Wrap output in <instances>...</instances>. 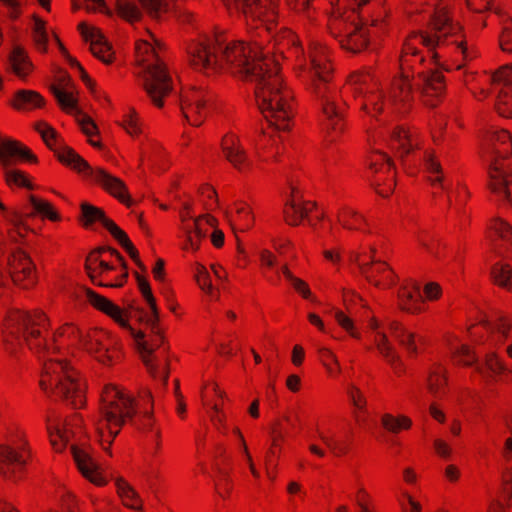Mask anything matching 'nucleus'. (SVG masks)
Wrapping results in <instances>:
<instances>
[{"instance_id": "f257e3e1", "label": "nucleus", "mask_w": 512, "mask_h": 512, "mask_svg": "<svg viewBox=\"0 0 512 512\" xmlns=\"http://www.w3.org/2000/svg\"><path fill=\"white\" fill-rule=\"evenodd\" d=\"M277 52L270 47L264 48L256 38L249 43L243 41L229 42L220 36L202 37L193 41L187 48L189 60L194 69L207 74L219 70L228 71L236 76L255 84V97L258 107L271 127L278 131H286L290 127L292 117L291 93L282 86L278 75L277 54L282 55L284 46H291L295 52L294 35L283 31L273 36Z\"/></svg>"}, {"instance_id": "f03ea898", "label": "nucleus", "mask_w": 512, "mask_h": 512, "mask_svg": "<svg viewBox=\"0 0 512 512\" xmlns=\"http://www.w3.org/2000/svg\"><path fill=\"white\" fill-rule=\"evenodd\" d=\"M331 71L325 49L320 45L313 47L309 55V66L304 70L309 90L320 111L322 126L337 132L344 126L345 104L339 97L338 87L331 82Z\"/></svg>"}, {"instance_id": "7ed1b4c3", "label": "nucleus", "mask_w": 512, "mask_h": 512, "mask_svg": "<svg viewBox=\"0 0 512 512\" xmlns=\"http://www.w3.org/2000/svg\"><path fill=\"white\" fill-rule=\"evenodd\" d=\"M137 402L134 397L124 394L117 387L107 385L101 397L100 418L96 423L97 431L102 441L108 446L118 435L120 428L124 425L125 419L130 420L132 425L143 431H151L159 437L160 431L153 430V417L151 411H145L136 419Z\"/></svg>"}, {"instance_id": "20e7f679", "label": "nucleus", "mask_w": 512, "mask_h": 512, "mask_svg": "<svg viewBox=\"0 0 512 512\" xmlns=\"http://www.w3.org/2000/svg\"><path fill=\"white\" fill-rule=\"evenodd\" d=\"M35 130L41 135L45 144L54 151L60 162L99 184L126 206L130 207L133 204L127 187L121 179L101 168L91 167L78 153L60 141L58 134L50 125L45 122H38L35 125Z\"/></svg>"}, {"instance_id": "39448f33", "label": "nucleus", "mask_w": 512, "mask_h": 512, "mask_svg": "<svg viewBox=\"0 0 512 512\" xmlns=\"http://www.w3.org/2000/svg\"><path fill=\"white\" fill-rule=\"evenodd\" d=\"M85 296L87 301L98 310L112 317L119 325L127 328L132 337L135 340L137 350L141 356V359L147 368L149 374L154 379H160L163 386L167 385L168 381V370L165 367L163 370L160 369L159 363L154 356V351L159 348L163 342L160 329L158 328V319L155 322H151V313H145L143 320L151 328L153 336L150 340H145V335L141 331L134 330L123 317V311L109 299L95 293L91 289L85 290Z\"/></svg>"}, {"instance_id": "423d86ee", "label": "nucleus", "mask_w": 512, "mask_h": 512, "mask_svg": "<svg viewBox=\"0 0 512 512\" xmlns=\"http://www.w3.org/2000/svg\"><path fill=\"white\" fill-rule=\"evenodd\" d=\"M512 153V138L507 130L493 129L483 144V158L488 162L491 191L512 207V167L504 166L500 159Z\"/></svg>"}, {"instance_id": "0eeeda50", "label": "nucleus", "mask_w": 512, "mask_h": 512, "mask_svg": "<svg viewBox=\"0 0 512 512\" xmlns=\"http://www.w3.org/2000/svg\"><path fill=\"white\" fill-rule=\"evenodd\" d=\"M414 39L433 51V57H438L436 49L454 48L459 50L464 59H472L474 54L468 49L461 33V27L449 15L448 5L441 0L433 4L430 20V32L419 33Z\"/></svg>"}, {"instance_id": "6e6552de", "label": "nucleus", "mask_w": 512, "mask_h": 512, "mask_svg": "<svg viewBox=\"0 0 512 512\" xmlns=\"http://www.w3.org/2000/svg\"><path fill=\"white\" fill-rule=\"evenodd\" d=\"M40 386L46 393L51 391L75 409L85 404V384L78 372L66 362H44Z\"/></svg>"}, {"instance_id": "1a4fd4ad", "label": "nucleus", "mask_w": 512, "mask_h": 512, "mask_svg": "<svg viewBox=\"0 0 512 512\" xmlns=\"http://www.w3.org/2000/svg\"><path fill=\"white\" fill-rule=\"evenodd\" d=\"M136 51L140 63L137 75L141 86L151 102L162 107L163 99L173 91L172 79L151 43L146 40L139 42Z\"/></svg>"}, {"instance_id": "9d476101", "label": "nucleus", "mask_w": 512, "mask_h": 512, "mask_svg": "<svg viewBox=\"0 0 512 512\" xmlns=\"http://www.w3.org/2000/svg\"><path fill=\"white\" fill-rule=\"evenodd\" d=\"M370 0H347L349 12L333 20L330 24L331 34L338 40L342 49L356 54L364 50L369 43V28L357 9Z\"/></svg>"}, {"instance_id": "9b49d317", "label": "nucleus", "mask_w": 512, "mask_h": 512, "mask_svg": "<svg viewBox=\"0 0 512 512\" xmlns=\"http://www.w3.org/2000/svg\"><path fill=\"white\" fill-rule=\"evenodd\" d=\"M47 326V319L41 312L28 313L15 311L7 319L6 336L7 345L14 341L20 343L25 341L30 349L38 351H49L50 347L45 338L41 336L40 328Z\"/></svg>"}, {"instance_id": "f8f14e48", "label": "nucleus", "mask_w": 512, "mask_h": 512, "mask_svg": "<svg viewBox=\"0 0 512 512\" xmlns=\"http://www.w3.org/2000/svg\"><path fill=\"white\" fill-rule=\"evenodd\" d=\"M445 90L444 76L438 70L427 69L414 73L412 77L403 72L394 84L390 100L406 103L413 98V92L423 97H439Z\"/></svg>"}, {"instance_id": "ddd939ff", "label": "nucleus", "mask_w": 512, "mask_h": 512, "mask_svg": "<svg viewBox=\"0 0 512 512\" xmlns=\"http://www.w3.org/2000/svg\"><path fill=\"white\" fill-rule=\"evenodd\" d=\"M231 13H237L246 20L259 22L264 31L272 33L278 18V0H222Z\"/></svg>"}, {"instance_id": "4468645a", "label": "nucleus", "mask_w": 512, "mask_h": 512, "mask_svg": "<svg viewBox=\"0 0 512 512\" xmlns=\"http://www.w3.org/2000/svg\"><path fill=\"white\" fill-rule=\"evenodd\" d=\"M58 338H65L71 344H79L83 349L94 355L98 361L104 364L108 363L111 359L110 355L107 354L109 346L104 343L106 335L101 331H93L84 335L72 324H65L54 334V343L58 341Z\"/></svg>"}, {"instance_id": "2eb2a0df", "label": "nucleus", "mask_w": 512, "mask_h": 512, "mask_svg": "<svg viewBox=\"0 0 512 512\" xmlns=\"http://www.w3.org/2000/svg\"><path fill=\"white\" fill-rule=\"evenodd\" d=\"M148 15L155 19H160L163 14L171 10L174 3L175 12L182 16V11L176 4L177 0H138ZM116 9L123 19L129 22L138 21L141 18V10L136 4V0H116ZM183 16L189 17V13L183 11Z\"/></svg>"}, {"instance_id": "dca6fc26", "label": "nucleus", "mask_w": 512, "mask_h": 512, "mask_svg": "<svg viewBox=\"0 0 512 512\" xmlns=\"http://www.w3.org/2000/svg\"><path fill=\"white\" fill-rule=\"evenodd\" d=\"M29 206L31 211L26 212L25 214H20L18 212H6L5 206L0 202V209L5 213V217L7 221L12 225V229L10 230V236L12 239L17 241V237L24 239L26 233L31 231L34 233L32 229L24 222V217H32L36 214H40L42 216L48 217L51 220H57L58 215L53 211V208L50 203L47 201L36 198L33 195L29 196Z\"/></svg>"}, {"instance_id": "f3484780", "label": "nucleus", "mask_w": 512, "mask_h": 512, "mask_svg": "<svg viewBox=\"0 0 512 512\" xmlns=\"http://www.w3.org/2000/svg\"><path fill=\"white\" fill-rule=\"evenodd\" d=\"M210 98L202 89L193 88L181 97V110L186 121L200 126L206 116Z\"/></svg>"}, {"instance_id": "a211bd4d", "label": "nucleus", "mask_w": 512, "mask_h": 512, "mask_svg": "<svg viewBox=\"0 0 512 512\" xmlns=\"http://www.w3.org/2000/svg\"><path fill=\"white\" fill-rule=\"evenodd\" d=\"M11 279L22 288H29L36 283L35 265L24 250H17L9 260Z\"/></svg>"}, {"instance_id": "6ab92c4d", "label": "nucleus", "mask_w": 512, "mask_h": 512, "mask_svg": "<svg viewBox=\"0 0 512 512\" xmlns=\"http://www.w3.org/2000/svg\"><path fill=\"white\" fill-rule=\"evenodd\" d=\"M78 28L84 40L90 42V49L93 55L105 64L111 63V46L102 32L96 27H89L86 23H80Z\"/></svg>"}, {"instance_id": "aec40b11", "label": "nucleus", "mask_w": 512, "mask_h": 512, "mask_svg": "<svg viewBox=\"0 0 512 512\" xmlns=\"http://www.w3.org/2000/svg\"><path fill=\"white\" fill-rule=\"evenodd\" d=\"M494 84L502 85L497 109L500 115L512 117V67H505L492 77Z\"/></svg>"}, {"instance_id": "412c9836", "label": "nucleus", "mask_w": 512, "mask_h": 512, "mask_svg": "<svg viewBox=\"0 0 512 512\" xmlns=\"http://www.w3.org/2000/svg\"><path fill=\"white\" fill-rule=\"evenodd\" d=\"M350 261L358 265L360 273L374 286L382 287L381 281L377 280V276L386 271L388 272L386 277L387 283L389 285L394 283L393 271L386 265V263L382 262L381 260L373 257L371 261L367 263H361L359 254L352 252L350 254Z\"/></svg>"}, {"instance_id": "4be33fe9", "label": "nucleus", "mask_w": 512, "mask_h": 512, "mask_svg": "<svg viewBox=\"0 0 512 512\" xmlns=\"http://www.w3.org/2000/svg\"><path fill=\"white\" fill-rule=\"evenodd\" d=\"M22 453L9 445L0 444V472L6 478H14L25 466Z\"/></svg>"}, {"instance_id": "5701e85b", "label": "nucleus", "mask_w": 512, "mask_h": 512, "mask_svg": "<svg viewBox=\"0 0 512 512\" xmlns=\"http://www.w3.org/2000/svg\"><path fill=\"white\" fill-rule=\"evenodd\" d=\"M222 151L225 158L238 171L244 172L250 168L251 162L248 159L246 151L235 137H224L222 140Z\"/></svg>"}, {"instance_id": "b1692460", "label": "nucleus", "mask_w": 512, "mask_h": 512, "mask_svg": "<svg viewBox=\"0 0 512 512\" xmlns=\"http://www.w3.org/2000/svg\"><path fill=\"white\" fill-rule=\"evenodd\" d=\"M72 454L79 471L91 482L102 485L103 479L98 472V465L86 448L72 446Z\"/></svg>"}, {"instance_id": "393cba45", "label": "nucleus", "mask_w": 512, "mask_h": 512, "mask_svg": "<svg viewBox=\"0 0 512 512\" xmlns=\"http://www.w3.org/2000/svg\"><path fill=\"white\" fill-rule=\"evenodd\" d=\"M13 157L31 162L36 161V156L19 142L2 140L0 142V165L7 168Z\"/></svg>"}, {"instance_id": "a878e982", "label": "nucleus", "mask_w": 512, "mask_h": 512, "mask_svg": "<svg viewBox=\"0 0 512 512\" xmlns=\"http://www.w3.org/2000/svg\"><path fill=\"white\" fill-rule=\"evenodd\" d=\"M62 87L51 85L50 91L56 98L62 109L72 111L76 109L77 100L75 98L74 85L68 75L61 80Z\"/></svg>"}, {"instance_id": "bb28decb", "label": "nucleus", "mask_w": 512, "mask_h": 512, "mask_svg": "<svg viewBox=\"0 0 512 512\" xmlns=\"http://www.w3.org/2000/svg\"><path fill=\"white\" fill-rule=\"evenodd\" d=\"M8 68L19 78L25 79L33 69L27 52L23 47L15 45L8 56Z\"/></svg>"}, {"instance_id": "cd10ccee", "label": "nucleus", "mask_w": 512, "mask_h": 512, "mask_svg": "<svg viewBox=\"0 0 512 512\" xmlns=\"http://www.w3.org/2000/svg\"><path fill=\"white\" fill-rule=\"evenodd\" d=\"M389 330L393 338L404 347L410 354H416L418 349L416 345L417 335L408 331L401 323L397 321H391L388 324ZM419 341H422V337H418Z\"/></svg>"}, {"instance_id": "c85d7f7f", "label": "nucleus", "mask_w": 512, "mask_h": 512, "mask_svg": "<svg viewBox=\"0 0 512 512\" xmlns=\"http://www.w3.org/2000/svg\"><path fill=\"white\" fill-rule=\"evenodd\" d=\"M401 299V307L403 310L411 313L420 310L418 303L423 301L420 285L415 281H410L409 284L403 287V291L399 294Z\"/></svg>"}, {"instance_id": "c756f323", "label": "nucleus", "mask_w": 512, "mask_h": 512, "mask_svg": "<svg viewBox=\"0 0 512 512\" xmlns=\"http://www.w3.org/2000/svg\"><path fill=\"white\" fill-rule=\"evenodd\" d=\"M44 103L43 97L32 90H19L15 93L12 105L19 110H32Z\"/></svg>"}, {"instance_id": "7c9ffc66", "label": "nucleus", "mask_w": 512, "mask_h": 512, "mask_svg": "<svg viewBox=\"0 0 512 512\" xmlns=\"http://www.w3.org/2000/svg\"><path fill=\"white\" fill-rule=\"evenodd\" d=\"M378 338L376 339V347L382 356L391 364L394 369L399 372L402 367L400 356L395 351L394 347L389 342L385 333L378 332Z\"/></svg>"}, {"instance_id": "2f4dec72", "label": "nucleus", "mask_w": 512, "mask_h": 512, "mask_svg": "<svg viewBox=\"0 0 512 512\" xmlns=\"http://www.w3.org/2000/svg\"><path fill=\"white\" fill-rule=\"evenodd\" d=\"M481 324L491 332H498L505 338L508 337V331L511 324L508 318L501 313H494L491 318H485L481 321Z\"/></svg>"}, {"instance_id": "473e14b6", "label": "nucleus", "mask_w": 512, "mask_h": 512, "mask_svg": "<svg viewBox=\"0 0 512 512\" xmlns=\"http://www.w3.org/2000/svg\"><path fill=\"white\" fill-rule=\"evenodd\" d=\"M81 218L85 226H89L94 222H100L105 227V221L111 220L105 216L102 209L86 202L81 204Z\"/></svg>"}, {"instance_id": "72a5a7b5", "label": "nucleus", "mask_w": 512, "mask_h": 512, "mask_svg": "<svg viewBox=\"0 0 512 512\" xmlns=\"http://www.w3.org/2000/svg\"><path fill=\"white\" fill-rule=\"evenodd\" d=\"M309 209L297 203L296 200L288 201L285 205L284 215L288 224L298 225L300 220L308 216Z\"/></svg>"}, {"instance_id": "f704fd0d", "label": "nucleus", "mask_w": 512, "mask_h": 512, "mask_svg": "<svg viewBox=\"0 0 512 512\" xmlns=\"http://www.w3.org/2000/svg\"><path fill=\"white\" fill-rule=\"evenodd\" d=\"M117 491L122 498L124 504L135 510H140L141 505H136L133 502L140 503L138 493L124 480L118 479L116 482Z\"/></svg>"}, {"instance_id": "c9c22d12", "label": "nucleus", "mask_w": 512, "mask_h": 512, "mask_svg": "<svg viewBox=\"0 0 512 512\" xmlns=\"http://www.w3.org/2000/svg\"><path fill=\"white\" fill-rule=\"evenodd\" d=\"M491 275L498 285L507 290H512V267L508 264H495L492 267Z\"/></svg>"}, {"instance_id": "e433bc0d", "label": "nucleus", "mask_w": 512, "mask_h": 512, "mask_svg": "<svg viewBox=\"0 0 512 512\" xmlns=\"http://www.w3.org/2000/svg\"><path fill=\"white\" fill-rule=\"evenodd\" d=\"M33 20V40L40 51L46 52L48 44V32L46 29V23L36 15L33 16Z\"/></svg>"}, {"instance_id": "4c0bfd02", "label": "nucleus", "mask_w": 512, "mask_h": 512, "mask_svg": "<svg viewBox=\"0 0 512 512\" xmlns=\"http://www.w3.org/2000/svg\"><path fill=\"white\" fill-rule=\"evenodd\" d=\"M445 377L440 367L432 370L427 379V388L429 392L435 396L440 397L444 393Z\"/></svg>"}, {"instance_id": "58836bf2", "label": "nucleus", "mask_w": 512, "mask_h": 512, "mask_svg": "<svg viewBox=\"0 0 512 512\" xmlns=\"http://www.w3.org/2000/svg\"><path fill=\"white\" fill-rule=\"evenodd\" d=\"M136 278H137V283H138V287L143 295V297L145 298V300L147 301V303L149 304L150 306V312L151 313V322H155L157 320V306H156V303H155V298L154 296L152 295V292H151V288H150V285L148 283V281L143 278L142 276H140L139 274L136 273Z\"/></svg>"}, {"instance_id": "ea45409f", "label": "nucleus", "mask_w": 512, "mask_h": 512, "mask_svg": "<svg viewBox=\"0 0 512 512\" xmlns=\"http://www.w3.org/2000/svg\"><path fill=\"white\" fill-rule=\"evenodd\" d=\"M382 425L390 432L397 433L401 428H409L411 420L406 416L395 418L390 414H385L382 417Z\"/></svg>"}, {"instance_id": "a19ab883", "label": "nucleus", "mask_w": 512, "mask_h": 512, "mask_svg": "<svg viewBox=\"0 0 512 512\" xmlns=\"http://www.w3.org/2000/svg\"><path fill=\"white\" fill-rule=\"evenodd\" d=\"M484 368L493 374H499L506 371L503 361L495 353H490L486 356L484 366L479 364L477 365V370L481 373H483Z\"/></svg>"}, {"instance_id": "79ce46f5", "label": "nucleus", "mask_w": 512, "mask_h": 512, "mask_svg": "<svg viewBox=\"0 0 512 512\" xmlns=\"http://www.w3.org/2000/svg\"><path fill=\"white\" fill-rule=\"evenodd\" d=\"M317 352H318L320 361L322 362V364L325 366V368L327 369V371L329 373L332 372L331 364H334L335 367H337V371L341 370L339 361H338L336 355L330 349H328L327 347H324V346H318Z\"/></svg>"}, {"instance_id": "37998d69", "label": "nucleus", "mask_w": 512, "mask_h": 512, "mask_svg": "<svg viewBox=\"0 0 512 512\" xmlns=\"http://www.w3.org/2000/svg\"><path fill=\"white\" fill-rule=\"evenodd\" d=\"M55 38V41L57 42V44L59 45L63 55L67 58V61L69 62V64L72 66V67H75L79 70L80 74H81V79L83 80V82L86 84V86L93 90L94 88V82L92 81V79L88 76V74L85 72V70L83 69V67L81 66V64L74 58H72L66 51V49L63 47V45L61 44V42L59 41V39L57 38V36H54Z\"/></svg>"}, {"instance_id": "c03bdc74", "label": "nucleus", "mask_w": 512, "mask_h": 512, "mask_svg": "<svg viewBox=\"0 0 512 512\" xmlns=\"http://www.w3.org/2000/svg\"><path fill=\"white\" fill-rule=\"evenodd\" d=\"M492 229L501 240L512 245V227L502 219H495Z\"/></svg>"}, {"instance_id": "a18cd8bd", "label": "nucleus", "mask_w": 512, "mask_h": 512, "mask_svg": "<svg viewBox=\"0 0 512 512\" xmlns=\"http://www.w3.org/2000/svg\"><path fill=\"white\" fill-rule=\"evenodd\" d=\"M253 217L251 215V212L246 207H239L237 209V219H230L231 225L233 229H235V226L237 222H239L240 230H246L251 226Z\"/></svg>"}, {"instance_id": "49530a36", "label": "nucleus", "mask_w": 512, "mask_h": 512, "mask_svg": "<svg viewBox=\"0 0 512 512\" xmlns=\"http://www.w3.org/2000/svg\"><path fill=\"white\" fill-rule=\"evenodd\" d=\"M393 138L399 144V149L402 151L401 156L408 154L413 149V144L410 135L403 129L394 131Z\"/></svg>"}, {"instance_id": "de8ad7c7", "label": "nucleus", "mask_w": 512, "mask_h": 512, "mask_svg": "<svg viewBox=\"0 0 512 512\" xmlns=\"http://www.w3.org/2000/svg\"><path fill=\"white\" fill-rule=\"evenodd\" d=\"M195 279H196L199 287L203 291H205L209 294L212 293L213 287H212V284L210 281L209 273H208L207 269L201 264H198L196 267Z\"/></svg>"}, {"instance_id": "09e8293b", "label": "nucleus", "mask_w": 512, "mask_h": 512, "mask_svg": "<svg viewBox=\"0 0 512 512\" xmlns=\"http://www.w3.org/2000/svg\"><path fill=\"white\" fill-rule=\"evenodd\" d=\"M49 421V418H47V431L51 445L55 450L60 451L64 447L65 436L58 427L53 428Z\"/></svg>"}, {"instance_id": "8fccbe9b", "label": "nucleus", "mask_w": 512, "mask_h": 512, "mask_svg": "<svg viewBox=\"0 0 512 512\" xmlns=\"http://www.w3.org/2000/svg\"><path fill=\"white\" fill-rule=\"evenodd\" d=\"M5 178L9 185L15 184L18 186H24L29 189L32 188L30 183L28 182L26 176L19 170H8L5 171Z\"/></svg>"}, {"instance_id": "3c124183", "label": "nucleus", "mask_w": 512, "mask_h": 512, "mask_svg": "<svg viewBox=\"0 0 512 512\" xmlns=\"http://www.w3.org/2000/svg\"><path fill=\"white\" fill-rule=\"evenodd\" d=\"M454 357L457 358L458 362L467 366L476 362L474 353L466 345L459 346L454 352Z\"/></svg>"}, {"instance_id": "603ef678", "label": "nucleus", "mask_w": 512, "mask_h": 512, "mask_svg": "<svg viewBox=\"0 0 512 512\" xmlns=\"http://www.w3.org/2000/svg\"><path fill=\"white\" fill-rule=\"evenodd\" d=\"M105 228L110 232V234L118 241V243L122 247L131 242L127 234L122 229H120L112 220L105 221Z\"/></svg>"}, {"instance_id": "864d4df0", "label": "nucleus", "mask_w": 512, "mask_h": 512, "mask_svg": "<svg viewBox=\"0 0 512 512\" xmlns=\"http://www.w3.org/2000/svg\"><path fill=\"white\" fill-rule=\"evenodd\" d=\"M383 95L382 93H370L366 97V102L363 105V108L370 113V106L372 107V110L379 113L382 110V101Z\"/></svg>"}, {"instance_id": "5fc2aeb1", "label": "nucleus", "mask_w": 512, "mask_h": 512, "mask_svg": "<svg viewBox=\"0 0 512 512\" xmlns=\"http://www.w3.org/2000/svg\"><path fill=\"white\" fill-rule=\"evenodd\" d=\"M348 396L355 407L362 409L365 406L366 400L356 386L350 385Z\"/></svg>"}, {"instance_id": "6e6d98bb", "label": "nucleus", "mask_w": 512, "mask_h": 512, "mask_svg": "<svg viewBox=\"0 0 512 512\" xmlns=\"http://www.w3.org/2000/svg\"><path fill=\"white\" fill-rule=\"evenodd\" d=\"M335 319L337 320L339 325H341L344 329L350 332L352 337L359 338V334L353 332L352 320L349 317H347L343 312L336 311Z\"/></svg>"}, {"instance_id": "4d7b16f0", "label": "nucleus", "mask_w": 512, "mask_h": 512, "mask_svg": "<svg viewBox=\"0 0 512 512\" xmlns=\"http://www.w3.org/2000/svg\"><path fill=\"white\" fill-rule=\"evenodd\" d=\"M79 122H80V125L82 128V131L87 136H91L97 131V126L90 117L83 115L82 118L79 120Z\"/></svg>"}, {"instance_id": "13d9d810", "label": "nucleus", "mask_w": 512, "mask_h": 512, "mask_svg": "<svg viewBox=\"0 0 512 512\" xmlns=\"http://www.w3.org/2000/svg\"><path fill=\"white\" fill-rule=\"evenodd\" d=\"M135 114H136L135 111H132L131 114L126 116L124 123H123L124 128L131 135L137 134L140 131V129L137 125V121L135 119Z\"/></svg>"}, {"instance_id": "bf43d9fd", "label": "nucleus", "mask_w": 512, "mask_h": 512, "mask_svg": "<svg viewBox=\"0 0 512 512\" xmlns=\"http://www.w3.org/2000/svg\"><path fill=\"white\" fill-rule=\"evenodd\" d=\"M293 287L302 294L304 298H310L311 292L308 285L301 279L294 277L291 281Z\"/></svg>"}, {"instance_id": "052dcab7", "label": "nucleus", "mask_w": 512, "mask_h": 512, "mask_svg": "<svg viewBox=\"0 0 512 512\" xmlns=\"http://www.w3.org/2000/svg\"><path fill=\"white\" fill-rule=\"evenodd\" d=\"M95 254H96V252L91 253L87 257L86 264H85V269H86L88 275L90 276V278L92 279V281H94L95 274H96V269L93 268V265L97 264V263L99 264V261H100L98 256H96Z\"/></svg>"}, {"instance_id": "680f3d73", "label": "nucleus", "mask_w": 512, "mask_h": 512, "mask_svg": "<svg viewBox=\"0 0 512 512\" xmlns=\"http://www.w3.org/2000/svg\"><path fill=\"white\" fill-rule=\"evenodd\" d=\"M434 448L437 454L444 459H448L451 455V448L442 440H435Z\"/></svg>"}, {"instance_id": "e2e57ef3", "label": "nucleus", "mask_w": 512, "mask_h": 512, "mask_svg": "<svg viewBox=\"0 0 512 512\" xmlns=\"http://www.w3.org/2000/svg\"><path fill=\"white\" fill-rule=\"evenodd\" d=\"M417 241L432 256H434L435 258L440 257L438 251L431 245V243L426 239L424 235H419L417 237Z\"/></svg>"}, {"instance_id": "0e129e2a", "label": "nucleus", "mask_w": 512, "mask_h": 512, "mask_svg": "<svg viewBox=\"0 0 512 512\" xmlns=\"http://www.w3.org/2000/svg\"><path fill=\"white\" fill-rule=\"evenodd\" d=\"M85 1L89 3V5L87 7L88 10L101 9V11H103L107 15L112 14L111 10L105 6L104 0H85Z\"/></svg>"}, {"instance_id": "69168bd1", "label": "nucleus", "mask_w": 512, "mask_h": 512, "mask_svg": "<svg viewBox=\"0 0 512 512\" xmlns=\"http://www.w3.org/2000/svg\"><path fill=\"white\" fill-rule=\"evenodd\" d=\"M408 56H412V57H416L418 56V51L417 49L411 44V43H406L405 46H404V56L402 58V69H404V65H408Z\"/></svg>"}, {"instance_id": "338daca9", "label": "nucleus", "mask_w": 512, "mask_h": 512, "mask_svg": "<svg viewBox=\"0 0 512 512\" xmlns=\"http://www.w3.org/2000/svg\"><path fill=\"white\" fill-rule=\"evenodd\" d=\"M503 51L512 53V32H505L500 40Z\"/></svg>"}, {"instance_id": "774afa93", "label": "nucleus", "mask_w": 512, "mask_h": 512, "mask_svg": "<svg viewBox=\"0 0 512 512\" xmlns=\"http://www.w3.org/2000/svg\"><path fill=\"white\" fill-rule=\"evenodd\" d=\"M425 294L429 299H436L440 294V287L436 283H428L425 286Z\"/></svg>"}]
</instances>
